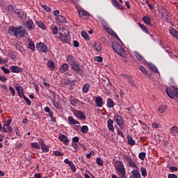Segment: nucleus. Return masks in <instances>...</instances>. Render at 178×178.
<instances>
[{"label": "nucleus", "mask_w": 178, "mask_h": 178, "mask_svg": "<svg viewBox=\"0 0 178 178\" xmlns=\"http://www.w3.org/2000/svg\"><path fill=\"white\" fill-rule=\"evenodd\" d=\"M9 34L16 37V38H20V37H27L29 33L26 29H23V26H19L17 27H11L8 30Z\"/></svg>", "instance_id": "obj_1"}, {"label": "nucleus", "mask_w": 178, "mask_h": 178, "mask_svg": "<svg viewBox=\"0 0 178 178\" xmlns=\"http://www.w3.org/2000/svg\"><path fill=\"white\" fill-rule=\"evenodd\" d=\"M60 36L59 38L63 41V42H65L66 44H70V33L69 30L66 29L65 27H60L59 29Z\"/></svg>", "instance_id": "obj_2"}, {"label": "nucleus", "mask_w": 178, "mask_h": 178, "mask_svg": "<svg viewBox=\"0 0 178 178\" xmlns=\"http://www.w3.org/2000/svg\"><path fill=\"white\" fill-rule=\"evenodd\" d=\"M114 167L119 176H121V178H127V177H126V169L122 161H115Z\"/></svg>", "instance_id": "obj_3"}, {"label": "nucleus", "mask_w": 178, "mask_h": 178, "mask_svg": "<svg viewBox=\"0 0 178 178\" xmlns=\"http://www.w3.org/2000/svg\"><path fill=\"white\" fill-rule=\"evenodd\" d=\"M112 48L113 51L116 52V54H118V55H120V56L124 58V56H126V51H124L123 47L120 46L119 43H113Z\"/></svg>", "instance_id": "obj_4"}, {"label": "nucleus", "mask_w": 178, "mask_h": 178, "mask_svg": "<svg viewBox=\"0 0 178 178\" xmlns=\"http://www.w3.org/2000/svg\"><path fill=\"white\" fill-rule=\"evenodd\" d=\"M114 120L118 124L120 129L121 130H123L124 129V122H123V118L120 115H115L114 116Z\"/></svg>", "instance_id": "obj_5"}, {"label": "nucleus", "mask_w": 178, "mask_h": 178, "mask_svg": "<svg viewBox=\"0 0 178 178\" xmlns=\"http://www.w3.org/2000/svg\"><path fill=\"white\" fill-rule=\"evenodd\" d=\"M36 48L40 52H48V47L44 43H37Z\"/></svg>", "instance_id": "obj_6"}, {"label": "nucleus", "mask_w": 178, "mask_h": 178, "mask_svg": "<svg viewBox=\"0 0 178 178\" xmlns=\"http://www.w3.org/2000/svg\"><path fill=\"white\" fill-rule=\"evenodd\" d=\"M10 70L12 73H22L23 72V68L19 66L12 65L10 67Z\"/></svg>", "instance_id": "obj_7"}, {"label": "nucleus", "mask_w": 178, "mask_h": 178, "mask_svg": "<svg viewBox=\"0 0 178 178\" xmlns=\"http://www.w3.org/2000/svg\"><path fill=\"white\" fill-rule=\"evenodd\" d=\"M78 13L82 19H87L90 16V13L87 11L84 10L83 9H80L78 10Z\"/></svg>", "instance_id": "obj_8"}, {"label": "nucleus", "mask_w": 178, "mask_h": 178, "mask_svg": "<svg viewBox=\"0 0 178 178\" xmlns=\"http://www.w3.org/2000/svg\"><path fill=\"white\" fill-rule=\"evenodd\" d=\"M74 115L78 119H80V120H86V117L84 115V113L80 111H75Z\"/></svg>", "instance_id": "obj_9"}, {"label": "nucleus", "mask_w": 178, "mask_h": 178, "mask_svg": "<svg viewBox=\"0 0 178 178\" xmlns=\"http://www.w3.org/2000/svg\"><path fill=\"white\" fill-rule=\"evenodd\" d=\"M122 77H123L124 79H127V80H128L129 84H131V86H132V87H136V83H134V80H133V78H131V76L123 74H121Z\"/></svg>", "instance_id": "obj_10"}, {"label": "nucleus", "mask_w": 178, "mask_h": 178, "mask_svg": "<svg viewBox=\"0 0 178 178\" xmlns=\"http://www.w3.org/2000/svg\"><path fill=\"white\" fill-rule=\"evenodd\" d=\"M95 104L97 108H102V106H104V99H102V97H96Z\"/></svg>", "instance_id": "obj_11"}, {"label": "nucleus", "mask_w": 178, "mask_h": 178, "mask_svg": "<svg viewBox=\"0 0 178 178\" xmlns=\"http://www.w3.org/2000/svg\"><path fill=\"white\" fill-rule=\"evenodd\" d=\"M15 89L17 90V92L21 98H23L24 95V90H23V88L21 86H18L15 87Z\"/></svg>", "instance_id": "obj_12"}, {"label": "nucleus", "mask_w": 178, "mask_h": 178, "mask_svg": "<svg viewBox=\"0 0 178 178\" xmlns=\"http://www.w3.org/2000/svg\"><path fill=\"white\" fill-rule=\"evenodd\" d=\"M67 60L70 65H71L72 67L76 65V60L74 59V57L73 56L70 55L67 56Z\"/></svg>", "instance_id": "obj_13"}, {"label": "nucleus", "mask_w": 178, "mask_h": 178, "mask_svg": "<svg viewBox=\"0 0 178 178\" xmlns=\"http://www.w3.org/2000/svg\"><path fill=\"white\" fill-rule=\"evenodd\" d=\"M26 27L30 31H31V30H34L35 25H34L33 20L29 19L26 22Z\"/></svg>", "instance_id": "obj_14"}, {"label": "nucleus", "mask_w": 178, "mask_h": 178, "mask_svg": "<svg viewBox=\"0 0 178 178\" xmlns=\"http://www.w3.org/2000/svg\"><path fill=\"white\" fill-rule=\"evenodd\" d=\"M111 2L115 8L120 9V10H123V6H122V4H119V1L117 0H111Z\"/></svg>", "instance_id": "obj_15"}, {"label": "nucleus", "mask_w": 178, "mask_h": 178, "mask_svg": "<svg viewBox=\"0 0 178 178\" xmlns=\"http://www.w3.org/2000/svg\"><path fill=\"white\" fill-rule=\"evenodd\" d=\"M107 124H108V130H110V131H112V133H113L115 131V127H113V120H112L111 119H109L107 121Z\"/></svg>", "instance_id": "obj_16"}, {"label": "nucleus", "mask_w": 178, "mask_h": 178, "mask_svg": "<svg viewBox=\"0 0 178 178\" xmlns=\"http://www.w3.org/2000/svg\"><path fill=\"white\" fill-rule=\"evenodd\" d=\"M131 178H141V175L138 170H134L131 171Z\"/></svg>", "instance_id": "obj_17"}, {"label": "nucleus", "mask_w": 178, "mask_h": 178, "mask_svg": "<svg viewBox=\"0 0 178 178\" xmlns=\"http://www.w3.org/2000/svg\"><path fill=\"white\" fill-rule=\"evenodd\" d=\"M72 68L73 69V70H75L78 74H83V70H81V68H80V67H79V65L77 64L73 65Z\"/></svg>", "instance_id": "obj_18"}, {"label": "nucleus", "mask_w": 178, "mask_h": 178, "mask_svg": "<svg viewBox=\"0 0 178 178\" xmlns=\"http://www.w3.org/2000/svg\"><path fill=\"white\" fill-rule=\"evenodd\" d=\"M58 139L60 140V141H63L65 145H67V144H69V139H67V138L65 135H60V136H58Z\"/></svg>", "instance_id": "obj_19"}, {"label": "nucleus", "mask_w": 178, "mask_h": 178, "mask_svg": "<svg viewBox=\"0 0 178 178\" xmlns=\"http://www.w3.org/2000/svg\"><path fill=\"white\" fill-rule=\"evenodd\" d=\"M159 12L161 17H166V16H168V11H166V10L163 8V7L159 8Z\"/></svg>", "instance_id": "obj_20"}, {"label": "nucleus", "mask_w": 178, "mask_h": 178, "mask_svg": "<svg viewBox=\"0 0 178 178\" xmlns=\"http://www.w3.org/2000/svg\"><path fill=\"white\" fill-rule=\"evenodd\" d=\"M170 131L171 136H176V134H177V133H178V128H177V127H176V126L172 127L170 129Z\"/></svg>", "instance_id": "obj_21"}, {"label": "nucleus", "mask_w": 178, "mask_h": 178, "mask_svg": "<svg viewBox=\"0 0 178 178\" xmlns=\"http://www.w3.org/2000/svg\"><path fill=\"white\" fill-rule=\"evenodd\" d=\"M56 20L60 23H67L66 18L62 15H58L56 17Z\"/></svg>", "instance_id": "obj_22"}, {"label": "nucleus", "mask_w": 178, "mask_h": 178, "mask_svg": "<svg viewBox=\"0 0 178 178\" xmlns=\"http://www.w3.org/2000/svg\"><path fill=\"white\" fill-rule=\"evenodd\" d=\"M69 70V65L67 64H63L61 67H60V72L61 73H65V72H67Z\"/></svg>", "instance_id": "obj_23"}, {"label": "nucleus", "mask_w": 178, "mask_h": 178, "mask_svg": "<svg viewBox=\"0 0 178 178\" xmlns=\"http://www.w3.org/2000/svg\"><path fill=\"white\" fill-rule=\"evenodd\" d=\"M68 121L70 124H79V122L77 120H74L73 117H68Z\"/></svg>", "instance_id": "obj_24"}, {"label": "nucleus", "mask_w": 178, "mask_h": 178, "mask_svg": "<svg viewBox=\"0 0 178 178\" xmlns=\"http://www.w3.org/2000/svg\"><path fill=\"white\" fill-rule=\"evenodd\" d=\"M88 90H90V85L88 83H85L82 88L83 92L87 94V92H88Z\"/></svg>", "instance_id": "obj_25"}, {"label": "nucleus", "mask_w": 178, "mask_h": 178, "mask_svg": "<svg viewBox=\"0 0 178 178\" xmlns=\"http://www.w3.org/2000/svg\"><path fill=\"white\" fill-rule=\"evenodd\" d=\"M115 105V102H113V100H112V99L109 98L107 100V106L108 108H113Z\"/></svg>", "instance_id": "obj_26"}, {"label": "nucleus", "mask_w": 178, "mask_h": 178, "mask_svg": "<svg viewBox=\"0 0 178 178\" xmlns=\"http://www.w3.org/2000/svg\"><path fill=\"white\" fill-rule=\"evenodd\" d=\"M128 143L129 145H135L136 141L133 139V137L129 136H127Z\"/></svg>", "instance_id": "obj_27"}, {"label": "nucleus", "mask_w": 178, "mask_h": 178, "mask_svg": "<svg viewBox=\"0 0 178 178\" xmlns=\"http://www.w3.org/2000/svg\"><path fill=\"white\" fill-rule=\"evenodd\" d=\"M143 21L144 22V23H145V24H151V18H149V17H147L145 16L143 17Z\"/></svg>", "instance_id": "obj_28"}, {"label": "nucleus", "mask_w": 178, "mask_h": 178, "mask_svg": "<svg viewBox=\"0 0 178 178\" xmlns=\"http://www.w3.org/2000/svg\"><path fill=\"white\" fill-rule=\"evenodd\" d=\"M135 56H136V59L138 60H139V62H144V57H143V56H141V54H140L138 53H135Z\"/></svg>", "instance_id": "obj_29"}, {"label": "nucleus", "mask_w": 178, "mask_h": 178, "mask_svg": "<svg viewBox=\"0 0 178 178\" xmlns=\"http://www.w3.org/2000/svg\"><path fill=\"white\" fill-rule=\"evenodd\" d=\"M47 66L51 69L54 70L55 69V63H54V61L49 60L47 62Z\"/></svg>", "instance_id": "obj_30"}, {"label": "nucleus", "mask_w": 178, "mask_h": 178, "mask_svg": "<svg viewBox=\"0 0 178 178\" xmlns=\"http://www.w3.org/2000/svg\"><path fill=\"white\" fill-rule=\"evenodd\" d=\"M170 34L173 35V37H175V38H178V32L175 29H171L170 30Z\"/></svg>", "instance_id": "obj_31"}, {"label": "nucleus", "mask_w": 178, "mask_h": 178, "mask_svg": "<svg viewBox=\"0 0 178 178\" xmlns=\"http://www.w3.org/2000/svg\"><path fill=\"white\" fill-rule=\"evenodd\" d=\"M94 48L95 49H96V51H101V49H102V47L101 46V43L100 42H96L94 44Z\"/></svg>", "instance_id": "obj_32"}, {"label": "nucleus", "mask_w": 178, "mask_h": 178, "mask_svg": "<svg viewBox=\"0 0 178 178\" xmlns=\"http://www.w3.org/2000/svg\"><path fill=\"white\" fill-rule=\"evenodd\" d=\"M138 26L141 29V30H143V31H145V33H147V34H149V32L148 31L147 27H145L144 24L139 23Z\"/></svg>", "instance_id": "obj_33"}, {"label": "nucleus", "mask_w": 178, "mask_h": 178, "mask_svg": "<svg viewBox=\"0 0 178 178\" xmlns=\"http://www.w3.org/2000/svg\"><path fill=\"white\" fill-rule=\"evenodd\" d=\"M28 47L29 49H31L32 51H34V49H35V46L34 45V42H33V41L31 40H29Z\"/></svg>", "instance_id": "obj_34"}, {"label": "nucleus", "mask_w": 178, "mask_h": 178, "mask_svg": "<svg viewBox=\"0 0 178 178\" xmlns=\"http://www.w3.org/2000/svg\"><path fill=\"white\" fill-rule=\"evenodd\" d=\"M79 102H80V101H79V99H72L70 100V104L71 105H72V106H76V105H77Z\"/></svg>", "instance_id": "obj_35"}, {"label": "nucleus", "mask_w": 178, "mask_h": 178, "mask_svg": "<svg viewBox=\"0 0 178 178\" xmlns=\"http://www.w3.org/2000/svg\"><path fill=\"white\" fill-rule=\"evenodd\" d=\"M165 111H166V106H160L158 112L159 113H164Z\"/></svg>", "instance_id": "obj_36"}, {"label": "nucleus", "mask_w": 178, "mask_h": 178, "mask_svg": "<svg viewBox=\"0 0 178 178\" xmlns=\"http://www.w3.org/2000/svg\"><path fill=\"white\" fill-rule=\"evenodd\" d=\"M96 163L99 165V166H103L104 165V161H102V159H101V158H97L96 159Z\"/></svg>", "instance_id": "obj_37"}, {"label": "nucleus", "mask_w": 178, "mask_h": 178, "mask_svg": "<svg viewBox=\"0 0 178 178\" xmlns=\"http://www.w3.org/2000/svg\"><path fill=\"white\" fill-rule=\"evenodd\" d=\"M140 172H141L142 176H143V177H146V176H147V170L145 169V168L141 167Z\"/></svg>", "instance_id": "obj_38"}, {"label": "nucleus", "mask_w": 178, "mask_h": 178, "mask_svg": "<svg viewBox=\"0 0 178 178\" xmlns=\"http://www.w3.org/2000/svg\"><path fill=\"white\" fill-rule=\"evenodd\" d=\"M37 25L38 26V27H40V29H42V30H45L46 29L45 24L42 22H37Z\"/></svg>", "instance_id": "obj_39"}, {"label": "nucleus", "mask_w": 178, "mask_h": 178, "mask_svg": "<svg viewBox=\"0 0 178 178\" xmlns=\"http://www.w3.org/2000/svg\"><path fill=\"white\" fill-rule=\"evenodd\" d=\"M41 149L43 152H48L49 151L48 146L45 144L41 146Z\"/></svg>", "instance_id": "obj_40"}, {"label": "nucleus", "mask_w": 178, "mask_h": 178, "mask_svg": "<svg viewBox=\"0 0 178 178\" xmlns=\"http://www.w3.org/2000/svg\"><path fill=\"white\" fill-rule=\"evenodd\" d=\"M81 131L83 134H87V133H88V127L83 126L81 127Z\"/></svg>", "instance_id": "obj_41"}, {"label": "nucleus", "mask_w": 178, "mask_h": 178, "mask_svg": "<svg viewBox=\"0 0 178 178\" xmlns=\"http://www.w3.org/2000/svg\"><path fill=\"white\" fill-rule=\"evenodd\" d=\"M69 166L71 168V170H72V172H76V166H74V164L73 163V162L70 161L69 163Z\"/></svg>", "instance_id": "obj_42"}, {"label": "nucleus", "mask_w": 178, "mask_h": 178, "mask_svg": "<svg viewBox=\"0 0 178 178\" xmlns=\"http://www.w3.org/2000/svg\"><path fill=\"white\" fill-rule=\"evenodd\" d=\"M52 30V34H54V35H56V34H58V26H54V27L51 28Z\"/></svg>", "instance_id": "obj_43"}, {"label": "nucleus", "mask_w": 178, "mask_h": 178, "mask_svg": "<svg viewBox=\"0 0 178 178\" xmlns=\"http://www.w3.org/2000/svg\"><path fill=\"white\" fill-rule=\"evenodd\" d=\"M146 154L145 152H141L138 155L139 159H141V161H144L145 159Z\"/></svg>", "instance_id": "obj_44"}, {"label": "nucleus", "mask_w": 178, "mask_h": 178, "mask_svg": "<svg viewBox=\"0 0 178 178\" xmlns=\"http://www.w3.org/2000/svg\"><path fill=\"white\" fill-rule=\"evenodd\" d=\"M15 13L19 16V17H20L21 19H23V17H24V14L23 13V12H22V10H18V11H15Z\"/></svg>", "instance_id": "obj_45"}, {"label": "nucleus", "mask_w": 178, "mask_h": 178, "mask_svg": "<svg viewBox=\"0 0 178 178\" xmlns=\"http://www.w3.org/2000/svg\"><path fill=\"white\" fill-rule=\"evenodd\" d=\"M42 8H43L44 10L48 13L51 12V8L45 4L42 5Z\"/></svg>", "instance_id": "obj_46"}, {"label": "nucleus", "mask_w": 178, "mask_h": 178, "mask_svg": "<svg viewBox=\"0 0 178 178\" xmlns=\"http://www.w3.org/2000/svg\"><path fill=\"white\" fill-rule=\"evenodd\" d=\"M7 10H8V12H9V13H12V12L15 10V8H13V6L12 4H10L7 7Z\"/></svg>", "instance_id": "obj_47"}, {"label": "nucleus", "mask_w": 178, "mask_h": 178, "mask_svg": "<svg viewBox=\"0 0 178 178\" xmlns=\"http://www.w3.org/2000/svg\"><path fill=\"white\" fill-rule=\"evenodd\" d=\"M81 35L86 40H90V37L88 36V34L86 33V31L81 32Z\"/></svg>", "instance_id": "obj_48"}, {"label": "nucleus", "mask_w": 178, "mask_h": 178, "mask_svg": "<svg viewBox=\"0 0 178 178\" xmlns=\"http://www.w3.org/2000/svg\"><path fill=\"white\" fill-rule=\"evenodd\" d=\"M31 145L33 148H35V149H40V145L38 143H32Z\"/></svg>", "instance_id": "obj_49"}, {"label": "nucleus", "mask_w": 178, "mask_h": 178, "mask_svg": "<svg viewBox=\"0 0 178 178\" xmlns=\"http://www.w3.org/2000/svg\"><path fill=\"white\" fill-rule=\"evenodd\" d=\"M22 98L24 99L25 102L27 104V105L30 106L31 105V101L29 99V97L24 96Z\"/></svg>", "instance_id": "obj_50"}, {"label": "nucleus", "mask_w": 178, "mask_h": 178, "mask_svg": "<svg viewBox=\"0 0 178 178\" xmlns=\"http://www.w3.org/2000/svg\"><path fill=\"white\" fill-rule=\"evenodd\" d=\"M128 163L130 166H131V168H136L137 169V165L133 160H131Z\"/></svg>", "instance_id": "obj_51"}, {"label": "nucleus", "mask_w": 178, "mask_h": 178, "mask_svg": "<svg viewBox=\"0 0 178 178\" xmlns=\"http://www.w3.org/2000/svg\"><path fill=\"white\" fill-rule=\"evenodd\" d=\"M1 70H3V73H5V74H9V73H10V71L5 67H1Z\"/></svg>", "instance_id": "obj_52"}, {"label": "nucleus", "mask_w": 178, "mask_h": 178, "mask_svg": "<svg viewBox=\"0 0 178 178\" xmlns=\"http://www.w3.org/2000/svg\"><path fill=\"white\" fill-rule=\"evenodd\" d=\"M9 90H10L13 97H15V95H16V90H15V89L12 86H9Z\"/></svg>", "instance_id": "obj_53"}, {"label": "nucleus", "mask_w": 178, "mask_h": 178, "mask_svg": "<svg viewBox=\"0 0 178 178\" xmlns=\"http://www.w3.org/2000/svg\"><path fill=\"white\" fill-rule=\"evenodd\" d=\"M10 123H12V119H8L4 122V126L8 127H9V124H10Z\"/></svg>", "instance_id": "obj_54"}, {"label": "nucleus", "mask_w": 178, "mask_h": 178, "mask_svg": "<svg viewBox=\"0 0 178 178\" xmlns=\"http://www.w3.org/2000/svg\"><path fill=\"white\" fill-rule=\"evenodd\" d=\"M54 154L55 155V156H63V154H62V152L59 151L54 152Z\"/></svg>", "instance_id": "obj_55"}, {"label": "nucleus", "mask_w": 178, "mask_h": 178, "mask_svg": "<svg viewBox=\"0 0 178 178\" xmlns=\"http://www.w3.org/2000/svg\"><path fill=\"white\" fill-rule=\"evenodd\" d=\"M139 69L144 73V74H147V73H148V71H147L143 66H140Z\"/></svg>", "instance_id": "obj_56"}, {"label": "nucleus", "mask_w": 178, "mask_h": 178, "mask_svg": "<svg viewBox=\"0 0 178 178\" xmlns=\"http://www.w3.org/2000/svg\"><path fill=\"white\" fill-rule=\"evenodd\" d=\"M170 172H177L178 170V168L177 167H175V166H171L169 168Z\"/></svg>", "instance_id": "obj_57"}, {"label": "nucleus", "mask_w": 178, "mask_h": 178, "mask_svg": "<svg viewBox=\"0 0 178 178\" xmlns=\"http://www.w3.org/2000/svg\"><path fill=\"white\" fill-rule=\"evenodd\" d=\"M8 79L6 78L5 76L0 74V81H2L3 83H5Z\"/></svg>", "instance_id": "obj_58"}, {"label": "nucleus", "mask_w": 178, "mask_h": 178, "mask_svg": "<svg viewBox=\"0 0 178 178\" xmlns=\"http://www.w3.org/2000/svg\"><path fill=\"white\" fill-rule=\"evenodd\" d=\"M150 69L152 70V72H154V73H156L158 72V69L156 68V67H155V65H151L150 66Z\"/></svg>", "instance_id": "obj_59"}, {"label": "nucleus", "mask_w": 178, "mask_h": 178, "mask_svg": "<svg viewBox=\"0 0 178 178\" xmlns=\"http://www.w3.org/2000/svg\"><path fill=\"white\" fill-rule=\"evenodd\" d=\"M153 129H159V124L154 122L152 124Z\"/></svg>", "instance_id": "obj_60"}, {"label": "nucleus", "mask_w": 178, "mask_h": 178, "mask_svg": "<svg viewBox=\"0 0 178 178\" xmlns=\"http://www.w3.org/2000/svg\"><path fill=\"white\" fill-rule=\"evenodd\" d=\"M95 60H96V62H102V57L101 56H96L95 57Z\"/></svg>", "instance_id": "obj_61"}, {"label": "nucleus", "mask_w": 178, "mask_h": 178, "mask_svg": "<svg viewBox=\"0 0 178 178\" xmlns=\"http://www.w3.org/2000/svg\"><path fill=\"white\" fill-rule=\"evenodd\" d=\"M56 95H55V92H49V98H53V99H55Z\"/></svg>", "instance_id": "obj_62"}, {"label": "nucleus", "mask_w": 178, "mask_h": 178, "mask_svg": "<svg viewBox=\"0 0 178 178\" xmlns=\"http://www.w3.org/2000/svg\"><path fill=\"white\" fill-rule=\"evenodd\" d=\"M72 141L73 143H79V141H80V138H79L77 136H75L72 138Z\"/></svg>", "instance_id": "obj_63"}, {"label": "nucleus", "mask_w": 178, "mask_h": 178, "mask_svg": "<svg viewBox=\"0 0 178 178\" xmlns=\"http://www.w3.org/2000/svg\"><path fill=\"white\" fill-rule=\"evenodd\" d=\"M168 178H177V175H176L175 174H169Z\"/></svg>", "instance_id": "obj_64"}]
</instances>
